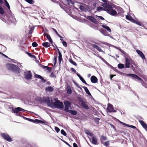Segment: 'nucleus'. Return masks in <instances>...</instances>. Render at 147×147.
<instances>
[{"label":"nucleus","instance_id":"1","mask_svg":"<svg viewBox=\"0 0 147 147\" xmlns=\"http://www.w3.org/2000/svg\"><path fill=\"white\" fill-rule=\"evenodd\" d=\"M7 69L10 71L18 73H20V68L17 65L12 63H7L6 65Z\"/></svg>","mask_w":147,"mask_h":147},{"label":"nucleus","instance_id":"2","mask_svg":"<svg viewBox=\"0 0 147 147\" xmlns=\"http://www.w3.org/2000/svg\"><path fill=\"white\" fill-rule=\"evenodd\" d=\"M125 65L126 67L128 68L131 67L132 66V64H134V61L132 60L129 57L128 58L125 56Z\"/></svg>","mask_w":147,"mask_h":147},{"label":"nucleus","instance_id":"3","mask_svg":"<svg viewBox=\"0 0 147 147\" xmlns=\"http://www.w3.org/2000/svg\"><path fill=\"white\" fill-rule=\"evenodd\" d=\"M57 98H55V102L53 103L54 105L56 108L58 109H61L63 108V103L59 100H57Z\"/></svg>","mask_w":147,"mask_h":147},{"label":"nucleus","instance_id":"4","mask_svg":"<svg viewBox=\"0 0 147 147\" xmlns=\"http://www.w3.org/2000/svg\"><path fill=\"white\" fill-rule=\"evenodd\" d=\"M105 11L107 13L112 16H115L117 14V12L116 11L113 9H109L107 8H103L102 7V10Z\"/></svg>","mask_w":147,"mask_h":147},{"label":"nucleus","instance_id":"5","mask_svg":"<svg viewBox=\"0 0 147 147\" xmlns=\"http://www.w3.org/2000/svg\"><path fill=\"white\" fill-rule=\"evenodd\" d=\"M1 136L5 140L7 141L10 142L12 140V138L7 134L2 133Z\"/></svg>","mask_w":147,"mask_h":147},{"label":"nucleus","instance_id":"6","mask_svg":"<svg viewBox=\"0 0 147 147\" xmlns=\"http://www.w3.org/2000/svg\"><path fill=\"white\" fill-rule=\"evenodd\" d=\"M127 75L128 76H131L132 77V78L137 79L138 80H139L140 81V82L141 83H142V85L144 86H144V82H143V80H142L141 78H140V77L138 76L137 75L134 74H127Z\"/></svg>","mask_w":147,"mask_h":147},{"label":"nucleus","instance_id":"7","mask_svg":"<svg viewBox=\"0 0 147 147\" xmlns=\"http://www.w3.org/2000/svg\"><path fill=\"white\" fill-rule=\"evenodd\" d=\"M104 2V3H102V6L103 8H107L108 9H111L112 7L109 4L107 3V0H102Z\"/></svg>","mask_w":147,"mask_h":147},{"label":"nucleus","instance_id":"8","mask_svg":"<svg viewBox=\"0 0 147 147\" xmlns=\"http://www.w3.org/2000/svg\"><path fill=\"white\" fill-rule=\"evenodd\" d=\"M12 111H13V113L17 114H18L19 112L20 111L24 112L26 111L20 107H18L14 108H12Z\"/></svg>","mask_w":147,"mask_h":147},{"label":"nucleus","instance_id":"9","mask_svg":"<svg viewBox=\"0 0 147 147\" xmlns=\"http://www.w3.org/2000/svg\"><path fill=\"white\" fill-rule=\"evenodd\" d=\"M24 75L25 78L26 80L31 79L32 76L31 71H28L27 72H24Z\"/></svg>","mask_w":147,"mask_h":147},{"label":"nucleus","instance_id":"10","mask_svg":"<svg viewBox=\"0 0 147 147\" xmlns=\"http://www.w3.org/2000/svg\"><path fill=\"white\" fill-rule=\"evenodd\" d=\"M107 110L110 112H116V111L113 110L114 108L112 105L111 104L109 103L108 104V107H107Z\"/></svg>","mask_w":147,"mask_h":147},{"label":"nucleus","instance_id":"11","mask_svg":"<svg viewBox=\"0 0 147 147\" xmlns=\"http://www.w3.org/2000/svg\"><path fill=\"white\" fill-rule=\"evenodd\" d=\"M33 123H41L43 124L44 125H47V122L45 120H43V121H41L38 119H35V120H33Z\"/></svg>","mask_w":147,"mask_h":147},{"label":"nucleus","instance_id":"12","mask_svg":"<svg viewBox=\"0 0 147 147\" xmlns=\"http://www.w3.org/2000/svg\"><path fill=\"white\" fill-rule=\"evenodd\" d=\"M44 36H46L47 38L48 39L49 42L52 45L53 47H54V46L53 45V42L52 40V39L51 38V37L50 35L49 34H48L47 33H45L44 34Z\"/></svg>","mask_w":147,"mask_h":147},{"label":"nucleus","instance_id":"13","mask_svg":"<svg viewBox=\"0 0 147 147\" xmlns=\"http://www.w3.org/2000/svg\"><path fill=\"white\" fill-rule=\"evenodd\" d=\"M136 51L137 53L138 54L139 56L143 59H145V57L143 53L140 50L138 49L136 50Z\"/></svg>","mask_w":147,"mask_h":147},{"label":"nucleus","instance_id":"14","mask_svg":"<svg viewBox=\"0 0 147 147\" xmlns=\"http://www.w3.org/2000/svg\"><path fill=\"white\" fill-rule=\"evenodd\" d=\"M88 19L92 22L95 24H97V21L94 17L92 16H88Z\"/></svg>","mask_w":147,"mask_h":147},{"label":"nucleus","instance_id":"15","mask_svg":"<svg viewBox=\"0 0 147 147\" xmlns=\"http://www.w3.org/2000/svg\"><path fill=\"white\" fill-rule=\"evenodd\" d=\"M41 101L42 102H47L49 104H51L50 102V99L49 97H43L41 100Z\"/></svg>","mask_w":147,"mask_h":147},{"label":"nucleus","instance_id":"16","mask_svg":"<svg viewBox=\"0 0 147 147\" xmlns=\"http://www.w3.org/2000/svg\"><path fill=\"white\" fill-rule=\"evenodd\" d=\"M91 81L92 82L95 83H96L98 81L97 78L95 76H92L90 78Z\"/></svg>","mask_w":147,"mask_h":147},{"label":"nucleus","instance_id":"17","mask_svg":"<svg viewBox=\"0 0 147 147\" xmlns=\"http://www.w3.org/2000/svg\"><path fill=\"white\" fill-rule=\"evenodd\" d=\"M77 75L79 77L80 79L81 80L82 82L83 83L87 85H88V86H90L89 85L87 84V83L86 82L85 80H84V79L81 76H80V74H79L78 73L77 74Z\"/></svg>","mask_w":147,"mask_h":147},{"label":"nucleus","instance_id":"18","mask_svg":"<svg viewBox=\"0 0 147 147\" xmlns=\"http://www.w3.org/2000/svg\"><path fill=\"white\" fill-rule=\"evenodd\" d=\"M139 122L142 127L147 131V125L142 120H140Z\"/></svg>","mask_w":147,"mask_h":147},{"label":"nucleus","instance_id":"19","mask_svg":"<svg viewBox=\"0 0 147 147\" xmlns=\"http://www.w3.org/2000/svg\"><path fill=\"white\" fill-rule=\"evenodd\" d=\"M92 143L94 144H96L97 142V140L95 136H92Z\"/></svg>","mask_w":147,"mask_h":147},{"label":"nucleus","instance_id":"20","mask_svg":"<svg viewBox=\"0 0 147 147\" xmlns=\"http://www.w3.org/2000/svg\"><path fill=\"white\" fill-rule=\"evenodd\" d=\"M54 90L53 88L51 86H49L45 88V90L47 91H49L50 92H53Z\"/></svg>","mask_w":147,"mask_h":147},{"label":"nucleus","instance_id":"21","mask_svg":"<svg viewBox=\"0 0 147 147\" xmlns=\"http://www.w3.org/2000/svg\"><path fill=\"white\" fill-rule=\"evenodd\" d=\"M102 27L106 29L109 32H111V30L110 28L108 26L104 25H102Z\"/></svg>","mask_w":147,"mask_h":147},{"label":"nucleus","instance_id":"22","mask_svg":"<svg viewBox=\"0 0 147 147\" xmlns=\"http://www.w3.org/2000/svg\"><path fill=\"white\" fill-rule=\"evenodd\" d=\"M41 66L43 69L46 68V69L47 70H48L49 72H50L51 71L52 69V67L44 65H41Z\"/></svg>","mask_w":147,"mask_h":147},{"label":"nucleus","instance_id":"23","mask_svg":"<svg viewBox=\"0 0 147 147\" xmlns=\"http://www.w3.org/2000/svg\"><path fill=\"white\" fill-rule=\"evenodd\" d=\"M42 45L43 47L46 48L49 47L51 46L50 44L48 42H43Z\"/></svg>","mask_w":147,"mask_h":147},{"label":"nucleus","instance_id":"24","mask_svg":"<svg viewBox=\"0 0 147 147\" xmlns=\"http://www.w3.org/2000/svg\"><path fill=\"white\" fill-rule=\"evenodd\" d=\"M78 100L79 102H81V105L82 106L84 105L86 103V102L82 98H79Z\"/></svg>","mask_w":147,"mask_h":147},{"label":"nucleus","instance_id":"25","mask_svg":"<svg viewBox=\"0 0 147 147\" xmlns=\"http://www.w3.org/2000/svg\"><path fill=\"white\" fill-rule=\"evenodd\" d=\"M78 100L79 102H81V105L82 106L84 105L86 103V102L82 98H79Z\"/></svg>","mask_w":147,"mask_h":147},{"label":"nucleus","instance_id":"26","mask_svg":"<svg viewBox=\"0 0 147 147\" xmlns=\"http://www.w3.org/2000/svg\"><path fill=\"white\" fill-rule=\"evenodd\" d=\"M92 46L93 47H94V48H95L96 49L98 50L99 51H101V49L98 45L95 44H93L92 45Z\"/></svg>","mask_w":147,"mask_h":147},{"label":"nucleus","instance_id":"27","mask_svg":"<svg viewBox=\"0 0 147 147\" xmlns=\"http://www.w3.org/2000/svg\"><path fill=\"white\" fill-rule=\"evenodd\" d=\"M83 88L84 89L86 93L90 96H91V94L89 91L87 87L85 86H83Z\"/></svg>","mask_w":147,"mask_h":147},{"label":"nucleus","instance_id":"28","mask_svg":"<svg viewBox=\"0 0 147 147\" xmlns=\"http://www.w3.org/2000/svg\"><path fill=\"white\" fill-rule=\"evenodd\" d=\"M106 64H107V65H110L112 69H113L114 70L116 71V69L114 68L112 66L110 65L106 61H105L104 59L102 58V57L101 59Z\"/></svg>","mask_w":147,"mask_h":147},{"label":"nucleus","instance_id":"29","mask_svg":"<svg viewBox=\"0 0 147 147\" xmlns=\"http://www.w3.org/2000/svg\"><path fill=\"white\" fill-rule=\"evenodd\" d=\"M65 107H69L70 106V103L69 101H65L64 103Z\"/></svg>","mask_w":147,"mask_h":147},{"label":"nucleus","instance_id":"30","mask_svg":"<svg viewBox=\"0 0 147 147\" xmlns=\"http://www.w3.org/2000/svg\"><path fill=\"white\" fill-rule=\"evenodd\" d=\"M85 133L91 137L93 136V134L88 130H87L85 131Z\"/></svg>","mask_w":147,"mask_h":147},{"label":"nucleus","instance_id":"31","mask_svg":"<svg viewBox=\"0 0 147 147\" xmlns=\"http://www.w3.org/2000/svg\"><path fill=\"white\" fill-rule=\"evenodd\" d=\"M59 65L60 64L62 60V55L61 54H59Z\"/></svg>","mask_w":147,"mask_h":147},{"label":"nucleus","instance_id":"32","mask_svg":"<svg viewBox=\"0 0 147 147\" xmlns=\"http://www.w3.org/2000/svg\"><path fill=\"white\" fill-rule=\"evenodd\" d=\"M69 113L73 115H76L77 114V112L76 111L71 110L69 111Z\"/></svg>","mask_w":147,"mask_h":147},{"label":"nucleus","instance_id":"33","mask_svg":"<svg viewBox=\"0 0 147 147\" xmlns=\"http://www.w3.org/2000/svg\"><path fill=\"white\" fill-rule=\"evenodd\" d=\"M102 33L105 36L108 35L107 32L105 29H102Z\"/></svg>","mask_w":147,"mask_h":147},{"label":"nucleus","instance_id":"34","mask_svg":"<svg viewBox=\"0 0 147 147\" xmlns=\"http://www.w3.org/2000/svg\"><path fill=\"white\" fill-rule=\"evenodd\" d=\"M69 61L73 65L76 66L77 65L76 63L72 59H69Z\"/></svg>","mask_w":147,"mask_h":147},{"label":"nucleus","instance_id":"35","mask_svg":"<svg viewBox=\"0 0 147 147\" xmlns=\"http://www.w3.org/2000/svg\"><path fill=\"white\" fill-rule=\"evenodd\" d=\"M126 18L127 19L130 21H131L133 19L132 17L129 14L126 16Z\"/></svg>","mask_w":147,"mask_h":147},{"label":"nucleus","instance_id":"36","mask_svg":"<svg viewBox=\"0 0 147 147\" xmlns=\"http://www.w3.org/2000/svg\"><path fill=\"white\" fill-rule=\"evenodd\" d=\"M102 143L103 144L106 146H108L109 145V142L108 141H106L104 143L102 142Z\"/></svg>","mask_w":147,"mask_h":147},{"label":"nucleus","instance_id":"37","mask_svg":"<svg viewBox=\"0 0 147 147\" xmlns=\"http://www.w3.org/2000/svg\"><path fill=\"white\" fill-rule=\"evenodd\" d=\"M124 66L123 64L119 63L118 65V67L120 69H122L124 67Z\"/></svg>","mask_w":147,"mask_h":147},{"label":"nucleus","instance_id":"38","mask_svg":"<svg viewBox=\"0 0 147 147\" xmlns=\"http://www.w3.org/2000/svg\"><path fill=\"white\" fill-rule=\"evenodd\" d=\"M61 133L62 134H63V135L64 136H66L67 135V134H66V132L63 129L61 130Z\"/></svg>","mask_w":147,"mask_h":147},{"label":"nucleus","instance_id":"39","mask_svg":"<svg viewBox=\"0 0 147 147\" xmlns=\"http://www.w3.org/2000/svg\"><path fill=\"white\" fill-rule=\"evenodd\" d=\"M26 1L30 4H32L34 3L33 0H25Z\"/></svg>","mask_w":147,"mask_h":147},{"label":"nucleus","instance_id":"40","mask_svg":"<svg viewBox=\"0 0 147 147\" xmlns=\"http://www.w3.org/2000/svg\"><path fill=\"white\" fill-rule=\"evenodd\" d=\"M4 0L5 3V4H6L7 7L9 9H10V7L9 4V3H8V2H7V1L6 0Z\"/></svg>","mask_w":147,"mask_h":147},{"label":"nucleus","instance_id":"41","mask_svg":"<svg viewBox=\"0 0 147 147\" xmlns=\"http://www.w3.org/2000/svg\"><path fill=\"white\" fill-rule=\"evenodd\" d=\"M32 45L34 47H36L38 46V44L36 42H34L32 43Z\"/></svg>","mask_w":147,"mask_h":147},{"label":"nucleus","instance_id":"42","mask_svg":"<svg viewBox=\"0 0 147 147\" xmlns=\"http://www.w3.org/2000/svg\"><path fill=\"white\" fill-rule=\"evenodd\" d=\"M67 92L68 94H71L72 93V91L70 88H68Z\"/></svg>","mask_w":147,"mask_h":147},{"label":"nucleus","instance_id":"43","mask_svg":"<svg viewBox=\"0 0 147 147\" xmlns=\"http://www.w3.org/2000/svg\"><path fill=\"white\" fill-rule=\"evenodd\" d=\"M82 106L84 109H88L89 108L88 106L86 104V103L84 105Z\"/></svg>","mask_w":147,"mask_h":147},{"label":"nucleus","instance_id":"44","mask_svg":"<svg viewBox=\"0 0 147 147\" xmlns=\"http://www.w3.org/2000/svg\"><path fill=\"white\" fill-rule=\"evenodd\" d=\"M4 11L2 7H0V13L1 14H4Z\"/></svg>","mask_w":147,"mask_h":147},{"label":"nucleus","instance_id":"45","mask_svg":"<svg viewBox=\"0 0 147 147\" xmlns=\"http://www.w3.org/2000/svg\"><path fill=\"white\" fill-rule=\"evenodd\" d=\"M57 55H56V56H55L54 57V65H55L56 64V63H57Z\"/></svg>","mask_w":147,"mask_h":147},{"label":"nucleus","instance_id":"46","mask_svg":"<svg viewBox=\"0 0 147 147\" xmlns=\"http://www.w3.org/2000/svg\"><path fill=\"white\" fill-rule=\"evenodd\" d=\"M62 43H63V45L65 47H67V43L65 41H63L62 42Z\"/></svg>","mask_w":147,"mask_h":147},{"label":"nucleus","instance_id":"47","mask_svg":"<svg viewBox=\"0 0 147 147\" xmlns=\"http://www.w3.org/2000/svg\"><path fill=\"white\" fill-rule=\"evenodd\" d=\"M55 131L57 132L58 133L60 131V129L57 127H55Z\"/></svg>","mask_w":147,"mask_h":147},{"label":"nucleus","instance_id":"48","mask_svg":"<svg viewBox=\"0 0 147 147\" xmlns=\"http://www.w3.org/2000/svg\"><path fill=\"white\" fill-rule=\"evenodd\" d=\"M35 76L36 78H38V79H40L42 78V77L41 76L38 75V74H36L35 75Z\"/></svg>","mask_w":147,"mask_h":147},{"label":"nucleus","instance_id":"49","mask_svg":"<svg viewBox=\"0 0 147 147\" xmlns=\"http://www.w3.org/2000/svg\"><path fill=\"white\" fill-rule=\"evenodd\" d=\"M53 30H54V31H55V33H56V34L59 36L60 37V38H62V37L59 35L58 34V32H57V31H56V30L54 28H53Z\"/></svg>","mask_w":147,"mask_h":147},{"label":"nucleus","instance_id":"50","mask_svg":"<svg viewBox=\"0 0 147 147\" xmlns=\"http://www.w3.org/2000/svg\"><path fill=\"white\" fill-rule=\"evenodd\" d=\"M50 76L51 77H54L55 78L56 76L54 75V74L53 72H52L50 74Z\"/></svg>","mask_w":147,"mask_h":147},{"label":"nucleus","instance_id":"51","mask_svg":"<svg viewBox=\"0 0 147 147\" xmlns=\"http://www.w3.org/2000/svg\"><path fill=\"white\" fill-rule=\"evenodd\" d=\"M107 140V138L106 136H102V140Z\"/></svg>","mask_w":147,"mask_h":147},{"label":"nucleus","instance_id":"52","mask_svg":"<svg viewBox=\"0 0 147 147\" xmlns=\"http://www.w3.org/2000/svg\"><path fill=\"white\" fill-rule=\"evenodd\" d=\"M69 107H65L64 110L66 112H68L69 111Z\"/></svg>","mask_w":147,"mask_h":147},{"label":"nucleus","instance_id":"53","mask_svg":"<svg viewBox=\"0 0 147 147\" xmlns=\"http://www.w3.org/2000/svg\"><path fill=\"white\" fill-rule=\"evenodd\" d=\"M129 127H130L134 129H137L136 127L135 126H133V125H129Z\"/></svg>","mask_w":147,"mask_h":147},{"label":"nucleus","instance_id":"54","mask_svg":"<svg viewBox=\"0 0 147 147\" xmlns=\"http://www.w3.org/2000/svg\"><path fill=\"white\" fill-rule=\"evenodd\" d=\"M71 70L74 73H76V70L73 68H71Z\"/></svg>","mask_w":147,"mask_h":147},{"label":"nucleus","instance_id":"55","mask_svg":"<svg viewBox=\"0 0 147 147\" xmlns=\"http://www.w3.org/2000/svg\"><path fill=\"white\" fill-rule=\"evenodd\" d=\"M122 124H123V125H125L126 126H127L128 127L129 126V125L127 124H126V123H125L122 122Z\"/></svg>","mask_w":147,"mask_h":147},{"label":"nucleus","instance_id":"56","mask_svg":"<svg viewBox=\"0 0 147 147\" xmlns=\"http://www.w3.org/2000/svg\"><path fill=\"white\" fill-rule=\"evenodd\" d=\"M122 124H123V125H125L126 126H127L128 127L129 126V125L127 124H126V123H125L122 122Z\"/></svg>","mask_w":147,"mask_h":147},{"label":"nucleus","instance_id":"57","mask_svg":"<svg viewBox=\"0 0 147 147\" xmlns=\"http://www.w3.org/2000/svg\"><path fill=\"white\" fill-rule=\"evenodd\" d=\"M121 51L122 53H123L124 54H125V55H126L127 54L126 53H125L124 51L122 50H121Z\"/></svg>","mask_w":147,"mask_h":147},{"label":"nucleus","instance_id":"58","mask_svg":"<svg viewBox=\"0 0 147 147\" xmlns=\"http://www.w3.org/2000/svg\"><path fill=\"white\" fill-rule=\"evenodd\" d=\"M97 11H100L101 10V7L100 6L98 7L96 9Z\"/></svg>","mask_w":147,"mask_h":147},{"label":"nucleus","instance_id":"59","mask_svg":"<svg viewBox=\"0 0 147 147\" xmlns=\"http://www.w3.org/2000/svg\"><path fill=\"white\" fill-rule=\"evenodd\" d=\"M27 120L29 121H30V122H33V120L32 119H31L30 118H28L27 119Z\"/></svg>","mask_w":147,"mask_h":147},{"label":"nucleus","instance_id":"60","mask_svg":"<svg viewBox=\"0 0 147 147\" xmlns=\"http://www.w3.org/2000/svg\"><path fill=\"white\" fill-rule=\"evenodd\" d=\"M73 146L74 147H78V145L75 143H73Z\"/></svg>","mask_w":147,"mask_h":147},{"label":"nucleus","instance_id":"61","mask_svg":"<svg viewBox=\"0 0 147 147\" xmlns=\"http://www.w3.org/2000/svg\"><path fill=\"white\" fill-rule=\"evenodd\" d=\"M131 21L132 22H133L134 23L136 24L137 21L135 20L132 19V20H131Z\"/></svg>","mask_w":147,"mask_h":147},{"label":"nucleus","instance_id":"62","mask_svg":"<svg viewBox=\"0 0 147 147\" xmlns=\"http://www.w3.org/2000/svg\"><path fill=\"white\" fill-rule=\"evenodd\" d=\"M26 53L30 57H31V56L32 55V54L30 53L26 52Z\"/></svg>","mask_w":147,"mask_h":147},{"label":"nucleus","instance_id":"63","mask_svg":"<svg viewBox=\"0 0 147 147\" xmlns=\"http://www.w3.org/2000/svg\"><path fill=\"white\" fill-rule=\"evenodd\" d=\"M65 143L68 146H69V147H72V146H71L70 145V144L68 143L67 142H66L65 141Z\"/></svg>","mask_w":147,"mask_h":147},{"label":"nucleus","instance_id":"64","mask_svg":"<svg viewBox=\"0 0 147 147\" xmlns=\"http://www.w3.org/2000/svg\"><path fill=\"white\" fill-rule=\"evenodd\" d=\"M102 44H105L107 45H109V44L107 43V42H102Z\"/></svg>","mask_w":147,"mask_h":147}]
</instances>
